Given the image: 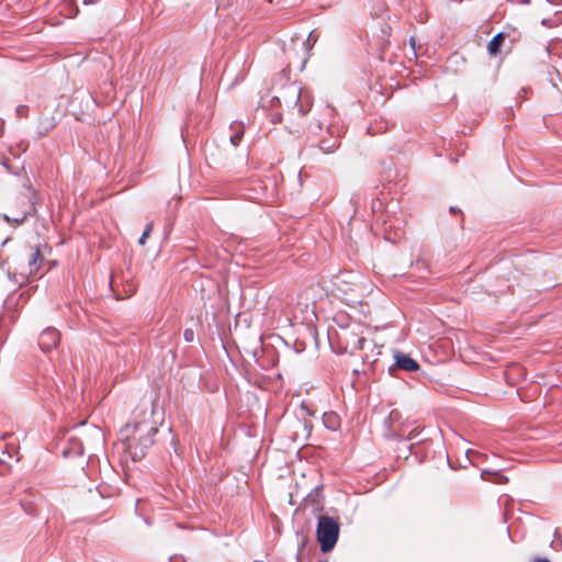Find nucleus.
I'll list each match as a JSON object with an SVG mask.
<instances>
[{"label": "nucleus", "mask_w": 562, "mask_h": 562, "mask_svg": "<svg viewBox=\"0 0 562 562\" xmlns=\"http://www.w3.org/2000/svg\"><path fill=\"white\" fill-rule=\"evenodd\" d=\"M125 432V446L133 461L142 460L148 449L155 443V436L158 434V427L149 420L128 423L121 430Z\"/></svg>", "instance_id": "nucleus-1"}, {"label": "nucleus", "mask_w": 562, "mask_h": 562, "mask_svg": "<svg viewBox=\"0 0 562 562\" xmlns=\"http://www.w3.org/2000/svg\"><path fill=\"white\" fill-rule=\"evenodd\" d=\"M406 450L415 457L418 463H424L427 460L431 459H446L448 467L451 470H457L456 467L446 450L445 443L441 439H430V438H422L416 442H412L411 445H406Z\"/></svg>", "instance_id": "nucleus-2"}, {"label": "nucleus", "mask_w": 562, "mask_h": 562, "mask_svg": "<svg viewBox=\"0 0 562 562\" xmlns=\"http://www.w3.org/2000/svg\"><path fill=\"white\" fill-rule=\"evenodd\" d=\"M339 533L340 524L338 518L328 515L317 517L316 540L323 553L333 551L339 539Z\"/></svg>", "instance_id": "nucleus-3"}, {"label": "nucleus", "mask_w": 562, "mask_h": 562, "mask_svg": "<svg viewBox=\"0 0 562 562\" xmlns=\"http://www.w3.org/2000/svg\"><path fill=\"white\" fill-rule=\"evenodd\" d=\"M280 97H281V102L284 101V103L288 108L296 106L299 113L302 116H305L311 110V105L305 106L302 103L303 91L296 85V82H292L286 86H283L280 91Z\"/></svg>", "instance_id": "nucleus-4"}, {"label": "nucleus", "mask_w": 562, "mask_h": 562, "mask_svg": "<svg viewBox=\"0 0 562 562\" xmlns=\"http://www.w3.org/2000/svg\"><path fill=\"white\" fill-rule=\"evenodd\" d=\"M393 358L394 362L387 369L389 374L392 376H396L397 371L400 370L406 372H416L420 369V364L417 360L401 350H394Z\"/></svg>", "instance_id": "nucleus-5"}, {"label": "nucleus", "mask_w": 562, "mask_h": 562, "mask_svg": "<svg viewBox=\"0 0 562 562\" xmlns=\"http://www.w3.org/2000/svg\"><path fill=\"white\" fill-rule=\"evenodd\" d=\"M60 341V333L54 327L45 328L38 337V347L44 352L55 349Z\"/></svg>", "instance_id": "nucleus-6"}, {"label": "nucleus", "mask_w": 562, "mask_h": 562, "mask_svg": "<svg viewBox=\"0 0 562 562\" xmlns=\"http://www.w3.org/2000/svg\"><path fill=\"white\" fill-rule=\"evenodd\" d=\"M327 132L328 134L330 135L329 138H322L319 142H318V148L324 153V154H329V153H333L336 148H338L339 146V142H338V138L340 137L342 131L335 126V125H329L327 127Z\"/></svg>", "instance_id": "nucleus-7"}, {"label": "nucleus", "mask_w": 562, "mask_h": 562, "mask_svg": "<svg viewBox=\"0 0 562 562\" xmlns=\"http://www.w3.org/2000/svg\"><path fill=\"white\" fill-rule=\"evenodd\" d=\"M322 488H323L322 484L313 487L303 497L302 506L304 508L311 507L313 513L323 510Z\"/></svg>", "instance_id": "nucleus-8"}, {"label": "nucleus", "mask_w": 562, "mask_h": 562, "mask_svg": "<svg viewBox=\"0 0 562 562\" xmlns=\"http://www.w3.org/2000/svg\"><path fill=\"white\" fill-rule=\"evenodd\" d=\"M508 36L505 32H498L495 34L487 44V52L491 56H497L502 52V46L505 38Z\"/></svg>", "instance_id": "nucleus-9"}, {"label": "nucleus", "mask_w": 562, "mask_h": 562, "mask_svg": "<svg viewBox=\"0 0 562 562\" xmlns=\"http://www.w3.org/2000/svg\"><path fill=\"white\" fill-rule=\"evenodd\" d=\"M56 126V120L54 116L42 117L36 127V137L41 138L46 136Z\"/></svg>", "instance_id": "nucleus-10"}, {"label": "nucleus", "mask_w": 562, "mask_h": 562, "mask_svg": "<svg viewBox=\"0 0 562 562\" xmlns=\"http://www.w3.org/2000/svg\"><path fill=\"white\" fill-rule=\"evenodd\" d=\"M229 128L232 130V134L229 135V143L233 147H237L239 143L241 142L244 134H245V127L241 122H233L229 125Z\"/></svg>", "instance_id": "nucleus-11"}, {"label": "nucleus", "mask_w": 562, "mask_h": 562, "mask_svg": "<svg viewBox=\"0 0 562 562\" xmlns=\"http://www.w3.org/2000/svg\"><path fill=\"white\" fill-rule=\"evenodd\" d=\"M326 429L336 431L339 427V416L335 412H326L322 416Z\"/></svg>", "instance_id": "nucleus-12"}, {"label": "nucleus", "mask_w": 562, "mask_h": 562, "mask_svg": "<svg viewBox=\"0 0 562 562\" xmlns=\"http://www.w3.org/2000/svg\"><path fill=\"white\" fill-rule=\"evenodd\" d=\"M42 254L38 247L35 248L34 252L32 254L31 259L29 260V267H30V273L37 272L41 268L42 262Z\"/></svg>", "instance_id": "nucleus-13"}, {"label": "nucleus", "mask_w": 562, "mask_h": 562, "mask_svg": "<svg viewBox=\"0 0 562 562\" xmlns=\"http://www.w3.org/2000/svg\"><path fill=\"white\" fill-rule=\"evenodd\" d=\"M491 475L496 477V480H494L495 483H503V482L507 481V477L504 476L499 471L483 470L481 472V477L483 480L490 481L488 476H491Z\"/></svg>", "instance_id": "nucleus-14"}, {"label": "nucleus", "mask_w": 562, "mask_h": 562, "mask_svg": "<svg viewBox=\"0 0 562 562\" xmlns=\"http://www.w3.org/2000/svg\"><path fill=\"white\" fill-rule=\"evenodd\" d=\"M20 505L27 515H30V516L37 515L36 506L32 502H26V501L21 499Z\"/></svg>", "instance_id": "nucleus-15"}, {"label": "nucleus", "mask_w": 562, "mask_h": 562, "mask_svg": "<svg viewBox=\"0 0 562 562\" xmlns=\"http://www.w3.org/2000/svg\"><path fill=\"white\" fill-rule=\"evenodd\" d=\"M27 112H29V106L25 104H19L15 109V113L19 119L26 117Z\"/></svg>", "instance_id": "nucleus-16"}, {"label": "nucleus", "mask_w": 562, "mask_h": 562, "mask_svg": "<svg viewBox=\"0 0 562 562\" xmlns=\"http://www.w3.org/2000/svg\"><path fill=\"white\" fill-rule=\"evenodd\" d=\"M183 339L186 342H193L195 339V333L192 328H186L183 331Z\"/></svg>", "instance_id": "nucleus-17"}, {"label": "nucleus", "mask_w": 562, "mask_h": 562, "mask_svg": "<svg viewBox=\"0 0 562 562\" xmlns=\"http://www.w3.org/2000/svg\"><path fill=\"white\" fill-rule=\"evenodd\" d=\"M301 411H303L306 415L314 417L316 411L312 409L305 402L301 403Z\"/></svg>", "instance_id": "nucleus-18"}, {"label": "nucleus", "mask_w": 562, "mask_h": 562, "mask_svg": "<svg viewBox=\"0 0 562 562\" xmlns=\"http://www.w3.org/2000/svg\"><path fill=\"white\" fill-rule=\"evenodd\" d=\"M269 104L271 108H277V106L282 105L281 97L280 95L272 97L269 101Z\"/></svg>", "instance_id": "nucleus-19"}, {"label": "nucleus", "mask_w": 562, "mask_h": 562, "mask_svg": "<svg viewBox=\"0 0 562 562\" xmlns=\"http://www.w3.org/2000/svg\"><path fill=\"white\" fill-rule=\"evenodd\" d=\"M419 435H420V431H418L417 429H413L409 432L408 438L403 441L404 446L406 447V445H409L407 441L416 439Z\"/></svg>", "instance_id": "nucleus-20"}, {"label": "nucleus", "mask_w": 562, "mask_h": 562, "mask_svg": "<svg viewBox=\"0 0 562 562\" xmlns=\"http://www.w3.org/2000/svg\"><path fill=\"white\" fill-rule=\"evenodd\" d=\"M367 342L364 337H358L355 344V349L362 350L364 348V344Z\"/></svg>", "instance_id": "nucleus-21"}, {"label": "nucleus", "mask_w": 562, "mask_h": 562, "mask_svg": "<svg viewBox=\"0 0 562 562\" xmlns=\"http://www.w3.org/2000/svg\"><path fill=\"white\" fill-rule=\"evenodd\" d=\"M3 220H4L7 223H18V224H21V223H23L24 217H22V218H12V217H10L9 215L3 214Z\"/></svg>", "instance_id": "nucleus-22"}, {"label": "nucleus", "mask_w": 562, "mask_h": 562, "mask_svg": "<svg viewBox=\"0 0 562 562\" xmlns=\"http://www.w3.org/2000/svg\"><path fill=\"white\" fill-rule=\"evenodd\" d=\"M8 277L10 280H12L15 283H19L20 285L25 281V277L21 274V281H19L15 277V273L8 272Z\"/></svg>", "instance_id": "nucleus-23"}, {"label": "nucleus", "mask_w": 562, "mask_h": 562, "mask_svg": "<svg viewBox=\"0 0 562 562\" xmlns=\"http://www.w3.org/2000/svg\"><path fill=\"white\" fill-rule=\"evenodd\" d=\"M281 121H282V114L280 112H276V113L272 114L271 122L273 124L281 123Z\"/></svg>", "instance_id": "nucleus-24"}, {"label": "nucleus", "mask_w": 562, "mask_h": 562, "mask_svg": "<svg viewBox=\"0 0 562 562\" xmlns=\"http://www.w3.org/2000/svg\"><path fill=\"white\" fill-rule=\"evenodd\" d=\"M409 45H411V48L413 50L414 56L416 57L417 56V52H416V38L415 37L412 36L409 38Z\"/></svg>", "instance_id": "nucleus-25"}, {"label": "nucleus", "mask_w": 562, "mask_h": 562, "mask_svg": "<svg viewBox=\"0 0 562 562\" xmlns=\"http://www.w3.org/2000/svg\"><path fill=\"white\" fill-rule=\"evenodd\" d=\"M210 157L213 160V162H216V164H220V165H224V161L221 159V157L216 156L214 153H211Z\"/></svg>", "instance_id": "nucleus-26"}, {"label": "nucleus", "mask_w": 562, "mask_h": 562, "mask_svg": "<svg viewBox=\"0 0 562 562\" xmlns=\"http://www.w3.org/2000/svg\"><path fill=\"white\" fill-rule=\"evenodd\" d=\"M149 236L147 234H145V232H143V234L140 235L139 239H138V245L140 246H144L146 244V240Z\"/></svg>", "instance_id": "nucleus-27"}, {"label": "nucleus", "mask_w": 562, "mask_h": 562, "mask_svg": "<svg viewBox=\"0 0 562 562\" xmlns=\"http://www.w3.org/2000/svg\"><path fill=\"white\" fill-rule=\"evenodd\" d=\"M229 4L226 0H220L218 4H217V10H221V9H226L228 8Z\"/></svg>", "instance_id": "nucleus-28"}, {"label": "nucleus", "mask_w": 562, "mask_h": 562, "mask_svg": "<svg viewBox=\"0 0 562 562\" xmlns=\"http://www.w3.org/2000/svg\"><path fill=\"white\" fill-rule=\"evenodd\" d=\"M508 2L516 3V4H530V0H507Z\"/></svg>", "instance_id": "nucleus-29"}, {"label": "nucleus", "mask_w": 562, "mask_h": 562, "mask_svg": "<svg viewBox=\"0 0 562 562\" xmlns=\"http://www.w3.org/2000/svg\"><path fill=\"white\" fill-rule=\"evenodd\" d=\"M153 227H154V224H153L151 222H150V223H148V224L145 226V229H144L145 234H147V235L149 236V235L151 234V232H153Z\"/></svg>", "instance_id": "nucleus-30"}, {"label": "nucleus", "mask_w": 562, "mask_h": 562, "mask_svg": "<svg viewBox=\"0 0 562 562\" xmlns=\"http://www.w3.org/2000/svg\"><path fill=\"white\" fill-rule=\"evenodd\" d=\"M449 212H450L451 214H460V213H461V210H460L459 207H457V206H450V207H449Z\"/></svg>", "instance_id": "nucleus-31"}, {"label": "nucleus", "mask_w": 562, "mask_h": 562, "mask_svg": "<svg viewBox=\"0 0 562 562\" xmlns=\"http://www.w3.org/2000/svg\"><path fill=\"white\" fill-rule=\"evenodd\" d=\"M533 562H551L548 558L544 557H538L535 559Z\"/></svg>", "instance_id": "nucleus-32"}, {"label": "nucleus", "mask_w": 562, "mask_h": 562, "mask_svg": "<svg viewBox=\"0 0 562 562\" xmlns=\"http://www.w3.org/2000/svg\"><path fill=\"white\" fill-rule=\"evenodd\" d=\"M304 428L307 429L308 431H311L313 428V425L310 422H307L306 419H304Z\"/></svg>", "instance_id": "nucleus-33"}, {"label": "nucleus", "mask_w": 562, "mask_h": 562, "mask_svg": "<svg viewBox=\"0 0 562 562\" xmlns=\"http://www.w3.org/2000/svg\"><path fill=\"white\" fill-rule=\"evenodd\" d=\"M94 2H95V0H83V3H85V4H92V3H94Z\"/></svg>", "instance_id": "nucleus-34"}, {"label": "nucleus", "mask_w": 562, "mask_h": 562, "mask_svg": "<svg viewBox=\"0 0 562 562\" xmlns=\"http://www.w3.org/2000/svg\"><path fill=\"white\" fill-rule=\"evenodd\" d=\"M552 87L557 88V83L551 79Z\"/></svg>", "instance_id": "nucleus-35"}, {"label": "nucleus", "mask_w": 562, "mask_h": 562, "mask_svg": "<svg viewBox=\"0 0 562 562\" xmlns=\"http://www.w3.org/2000/svg\"><path fill=\"white\" fill-rule=\"evenodd\" d=\"M9 238L4 239L3 243H2V246L7 245Z\"/></svg>", "instance_id": "nucleus-36"}, {"label": "nucleus", "mask_w": 562, "mask_h": 562, "mask_svg": "<svg viewBox=\"0 0 562 562\" xmlns=\"http://www.w3.org/2000/svg\"><path fill=\"white\" fill-rule=\"evenodd\" d=\"M420 262H422V260H419V259L416 261L417 265L420 263ZM423 265H425L424 261H423Z\"/></svg>", "instance_id": "nucleus-37"}, {"label": "nucleus", "mask_w": 562, "mask_h": 562, "mask_svg": "<svg viewBox=\"0 0 562 562\" xmlns=\"http://www.w3.org/2000/svg\"><path fill=\"white\" fill-rule=\"evenodd\" d=\"M267 2H272V0H266Z\"/></svg>", "instance_id": "nucleus-38"}]
</instances>
